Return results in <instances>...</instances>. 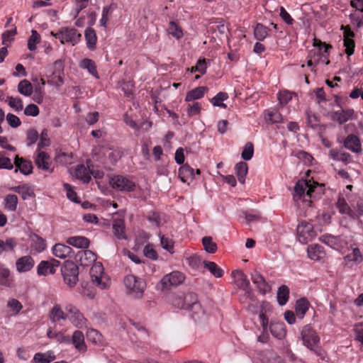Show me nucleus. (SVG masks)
<instances>
[{
  "label": "nucleus",
  "mask_w": 363,
  "mask_h": 363,
  "mask_svg": "<svg viewBox=\"0 0 363 363\" xmlns=\"http://www.w3.org/2000/svg\"><path fill=\"white\" fill-rule=\"evenodd\" d=\"M318 187L320 189H322V186L314 182L311 184V181H306L304 179L298 180L294 186V199L295 201H298L303 198V201H306L307 199L306 197H315L313 194Z\"/></svg>",
  "instance_id": "f257e3e1"
},
{
  "label": "nucleus",
  "mask_w": 363,
  "mask_h": 363,
  "mask_svg": "<svg viewBox=\"0 0 363 363\" xmlns=\"http://www.w3.org/2000/svg\"><path fill=\"white\" fill-rule=\"evenodd\" d=\"M128 294L135 298H140L143 296L146 288V283L143 279L137 277L133 274H128L123 279Z\"/></svg>",
  "instance_id": "f03ea898"
},
{
  "label": "nucleus",
  "mask_w": 363,
  "mask_h": 363,
  "mask_svg": "<svg viewBox=\"0 0 363 363\" xmlns=\"http://www.w3.org/2000/svg\"><path fill=\"white\" fill-rule=\"evenodd\" d=\"M64 281L70 287L74 286L78 281L79 267L72 261L67 260L61 267Z\"/></svg>",
  "instance_id": "7ed1b4c3"
},
{
  "label": "nucleus",
  "mask_w": 363,
  "mask_h": 363,
  "mask_svg": "<svg viewBox=\"0 0 363 363\" xmlns=\"http://www.w3.org/2000/svg\"><path fill=\"white\" fill-rule=\"evenodd\" d=\"M109 184L116 190L131 192L135 191V183L123 175H114L109 179Z\"/></svg>",
  "instance_id": "20e7f679"
},
{
  "label": "nucleus",
  "mask_w": 363,
  "mask_h": 363,
  "mask_svg": "<svg viewBox=\"0 0 363 363\" xmlns=\"http://www.w3.org/2000/svg\"><path fill=\"white\" fill-rule=\"evenodd\" d=\"M51 34L58 38L62 44L70 43L72 45H76L82 37V35L74 28H62L57 33L51 32Z\"/></svg>",
  "instance_id": "39448f33"
},
{
  "label": "nucleus",
  "mask_w": 363,
  "mask_h": 363,
  "mask_svg": "<svg viewBox=\"0 0 363 363\" xmlns=\"http://www.w3.org/2000/svg\"><path fill=\"white\" fill-rule=\"evenodd\" d=\"M185 279L183 273L179 271H173L169 274L164 275L160 281L162 290L169 289L171 287L177 286Z\"/></svg>",
  "instance_id": "423d86ee"
},
{
  "label": "nucleus",
  "mask_w": 363,
  "mask_h": 363,
  "mask_svg": "<svg viewBox=\"0 0 363 363\" xmlns=\"http://www.w3.org/2000/svg\"><path fill=\"white\" fill-rule=\"evenodd\" d=\"M65 311L67 313V318L69 320L74 326L82 328L86 325V319L74 305L67 304L65 306Z\"/></svg>",
  "instance_id": "0eeeda50"
},
{
  "label": "nucleus",
  "mask_w": 363,
  "mask_h": 363,
  "mask_svg": "<svg viewBox=\"0 0 363 363\" xmlns=\"http://www.w3.org/2000/svg\"><path fill=\"white\" fill-rule=\"evenodd\" d=\"M301 335L303 345L310 350H313L320 341L318 335L311 325H306L303 328Z\"/></svg>",
  "instance_id": "6e6552de"
},
{
  "label": "nucleus",
  "mask_w": 363,
  "mask_h": 363,
  "mask_svg": "<svg viewBox=\"0 0 363 363\" xmlns=\"http://www.w3.org/2000/svg\"><path fill=\"white\" fill-rule=\"evenodd\" d=\"M298 240L302 243H307L315 236L313 225L303 221L297 227Z\"/></svg>",
  "instance_id": "1a4fd4ad"
},
{
  "label": "nucleus",
  "mask_w": 363,
  "mask_h": 363,
  "mask_svg": "<svg viewBox=\"0 0 363 363\" xmlns=\"http://www.w3.org/2000/svg\"><path fill=\"white\" fill-rule=\"evenodd\" d=\"M106 154L108 159L111 164H116L121 157V154L118 150H109L108 152H106L104 150H99L97 152L96 150H94V152L93 153V158L96 161L104 164L106 163V160L104 158V156Z\"/></svg>",
  "instance_id": "9d476101"
},
{
  "label": "nucleus",
  "mask_w": 363,
  "mask_h": 363,
  "mask_svg": "<svg viewBox=\"0 0 363 363\" xmlns=\"http://www.w3.org/2000/svg\"><path fill=\"white\" fill-rule=\"evenodd\" d=\"M198 303L197 295L194 292H188L177 298L174 304L181 309L189 310L193 304Z\"/></svg>",
  "instance_id": "9b49d317"
},
{
  "label": "nucleus",
  "mask_w": 363,
  "mask_h": 363,
  "mask_svg": "<svg viewBox=\"0 0 363 363\" xmlns=\"http://www.w3.org/2000/svg\"><path fill=\"white\" fill-rule=\"evenodd\" d=\"M75 262L82 267H88L95 262L96 255L89 250H79L74 255Z\"/></svg>",
  "instance_id": "f8f14e48"
},
{
  "label": "nucleus",
  "mask_w": 363,
  "mask_h": 363,
  "mask_svg": "<svg viewBox=\"0 0 363 363\" xmlns=\"http://www.w3.org/2000/svg\"><path fill=\"white\" fill-rule=\"evenodd\" d=\"M232 277L234 278L235 284L245 291V294H250L251 293L250 281L242 270L233 271Z\"/></svg>",
  "instance_id": "ddd939ff"
},
{
  "label": "nucleus",
  "mask_w": 363,
  "mask_h": 363,
  "mask_svg": "<svg viewBox=\"0 0 363 363\" xmlns=\"http://www.w3.org/2000/svg\"><path fill=\"white\" fill-rule=\"evenodd\" d=\"M35 163L36 166L45 172H52L53 168L51 167L52 162H50V155L43 151H38L35 158Z\"/></svg>",
  "instance_id": "4468645a"
},
{
  "label": "nucleus",
  "mask_w": 363,
  "mask_h": 363,
  "mask_svg": "<svg viewBox=\"0 0 363 363\" xmlns=\"http://www.w3.org/2000/svg\"><path fill=\"white\" fill-rule=\"evenodd\" d=\"M251 279L261 294H266L271 291V287L269 284L266 281L264 277L257 271L252 272Z\"/></svg>",
  "instance_id": "2eb2a0df"
},
{
  "label": "nucleus",
  "mask_w": 363,
  "mask_h": 363,
  "mask_svg": "<svg viewBox=\"0 0 363 363\" xmlns=\"http://www.w3.org/2000/svg\"><path fill=\"white\" fill-rule=\"evenodd\" d=\"M14 164L16 166L15 173L18 171L24 175H29L33 172V164L29 160H26L23 157H19L18 155L14 159Z\"/></svg>",
  "instance_id": "dca6fc26"
},
{
  "label": "nucleus",
  "mask_w": 363,
  "mask_h": 363,
  "mask_svg": "<svg viewBox=\"0 0 363 363\" xmlns=\"http://www.w3.org/2000/svg\"><path fill=\"white\" fill-rule=\"evenodd\" d=\"M90 161H86L87 167L83 164H80L76 166L74 169V176L77 179L82 181L84 183H89L91 180L90 176Z\"/></svg>",
  "instance_id": "f3484780"
},
{
  "label": "nucleus",
  "mask_w": 363,
  "mask_h": 363,
  "mask_svg": "<svg viewBox=\"0 0 363 363\" xmlns=\"http://www.w3.org/2000/svg\"><path fill=\"white\" fill-rule=\"evenodd\" d=\"M35 261L30 255L23 256L16 262V270L20 273L27 272L34 267Z\"/></svg>",
  "instance_id": "a211bd4d"
},
{
  "label": "nucleus",
  "mask_w": 363,
  "mask_h": 363,
  "mask_svg": "<svg viewBox=\"0 0 363 363\" xmlns=\"http://www.w3.org/2000/svg\"><path fill=\"white\" fill-rule=\"evenodd\" d=\"M344 147L355 153H359L362 150L359 138L354 134L347 136L344 140Z\"/></svg>",
  "instance_id": "6ab92c4d"
},
{
  "label": "nucleus",
  "mask_w": 363,
  "mask_h": 363,
  "mask_svg": "<svg viewBox=\"0 0 363 363\" xmlns=\"http://www.w3.org/2000/svg\"><path fill=\"white\" fill-rule=\"evenodd\" d=\"M313 46L316 47L318 49L311 50L309 57H311L313 54L314 55L318 54L326 59L329 56V50L332 48L331 45H327L316 38L314 39Z\"/></svg>",
  "instance_id": "aec40b11"
},
{
  "label": "nucleus",
  "mask_w": 363,
  "mask_h": 363,
  "mask_svg": "<svg viewBox=\"0 0 363 363\" xmlns=\"http://www.w3.org/2000/svg\"><path fill=\"white\" fill-rule=\"evenodd\" d=\"M178 177L184 183H189L194 178V169L188 164L181 166L178 171Z\"/></svg>",
  "instance_id": "412c9836"
},
{
  "label": "nucleus",
  "mask_w": 363,
  "mask_h": 363,
  "mask_svg": "<svg viewBox=\"0 0 363 363\" xmlns=\"http://www.w3.org/2000/svg\"><path fill=\"white\" fill-rule=\"evenodd\" d=\"M354 114V110L351 108L342 109L332 113L331 118L333 121H337L340 124H343L352 118Z\"/></svg>",
  "instance_id": "4be33fe9"
},
{
  "label": "nucleus",
  "mask_w": 363,
  "mask_h": 363,
  "mask_svg": "<svg viewBox=\"0 0 363 363\" xmlns=\"http://www.w3.org/2000/svg\"><path fill=\"white\" fill-rule=\"evenodd\" d=\"M189 311L191 312V318L196 323H204L207 319L206 313L199 303L193 304Z\"/></svg>",
  "instance_id": "5701e85b"
},
{
  "label": "nucleus",
  "mask_w": 363,
  "mask_h": 363,
  "mask_svg": "<svg viewBox=\"0 0 363 363\" xmlns=\"http://www.w3.org/2000/svg\"><path fill=\"white\" fill-rule=\"evenodd\" d=\"M311 304L306 298H301L296 301L295 313L298 318L303 319Z\"/></svg>",
  "instance_id": "b1692460"
},
{
  "label": "nucleus",
  "mask_w": 363,
  "mask_h": 363,
  "mask_svg": "<svg viewBox=\"0 0 363 363\" xmlns=\"http://www.w3.org/2000/svg\"><path fill=\"white\" fill-rule=\"evenodd\" d=\"M10 190L20 194L23 200L35 196L33 189L27 184L11 187Z\"/></svg>",
  "instance_id": "393cba45"
},
{
  "label": "nucleus",
  "mask_w": 363,
  "mask_h": 363,
  "mask_svg": "<svg viewBox=\"0 0 363 363\" xmlns=\"http://www.w3.org/2000/svg\"><path fill=\"white\" fill-rule=\"evenodd\" d=\"M72 249L69 246L61 243L55 244L52 248L53 255L60 259H65L70 257Z\"/></svg>",
  "instance_id": "a878e982"
},
{
  "label": "nucleus",
  "mask_w": 363,
  "mask_h": 363,
  "mask_svg": "<svg viewBox=\"0 0 363 363\" xmlns=\"http://www.w3.org/2000/svg\"><path fill=\"white\" fill-rule=\"evenodd\" d=\"M269 330L272 335L279 340L284 338L286 334L285 324L283 322L272 323Z\"/></svg>",
  "instance_id": "bb28decb"
},
{
  "label": "nucleus",
  "mask_w": 363,
  "mask_h": 363,
  "mask_svg": "<svg viewBox=\"0 0 363 363\" xmlns=\"http://www.w3.org/2000/svg\"><path fill=\"white\" fill-rule=\"evenodd\" d=\"M104 272L103 265L98 262L95 263L90 269V277L93 282L99 286L101 284V275Z\"/></svg>",
  "instance_id": "cd10ccee"
},
{
  "label": "nucleus",
  "mask_w": 363,
  "mask_h": 363,
  "mask_svg": "<svg viewBox=\"0 0 363 363\" xmlns=\"http://www.w3.org/2000/svg\"><path fill=\"white\" fill-rule=\"evenodd\" d=\"M308 255L313 260H320L325 256L323 247L320 245H311L308 247Z\"/></svg>",
  "instance_id": "c85d7f7f"
},
{
  "label": "nucleus",
  "mask_w": 363,
  "mask_h": 363,
  "mask_svg": "<svg viewBox=\"0 0 363 363\" xmlns=\"http://www.w3.org/2000/svg\"><path fill=\"white\" fill-rule=\"evenodd\" d=\"M72 343L74 347L79 352H85L86 346L84 342V336L82 331L75 330L72 335Z\"/></svg>",
  "instance_id": "c756f323"
},
{
  "label": "nucleus",
  "mask_w": 363,
  "mask_h": 363,
  "mask_svg": "<svg viewBox=\"0 0 363 363\" xmlns=\"http://www.w3.org/2000/svg\"><path fill=\"white\" fill-rule=\"evenodd\" d=\"M67 243L77 248H88L90 244L89 240L83 236L69 237Z\"/></svg>",
  "instance_id": "7c9ffc66"
},
{
  "label": "nucleus",
  "mask_w": 363,
  "mask_h": 363,
  "mask_svg": "<svg viewBox=\"0 0 363 363\" xmlns=\"http://www.w3.org/2000/svg\"><path fill=\"white\" fill-rule=\"evenodd\" d=\"M84 37L86 41V46L89 50H94L96 49L97 37L95 30L89 27L85 30Z\"/></svg>",
  "instance_id": "2f4dec72"
},
{
  "label": "nucleus",
  "mask_w": 363,
  "mask_h": 363,
  "mask_svg": "<svg viewBox=\"0 0 363 363\" xmlns=\"http://www.w3.org/2000/svg\"><path fill=\"white\" fill-rule=\"evenodd\" d=\"M67 313H65L61 306L58 304H55L51 309L50 313V319L52 323H55L60 320H66Z\"/></svg>",
  "instance_id": "473e14b6"
},
{
  "label": "nucleus",
  "mask_w": 363,
  "mask_h": 363,
  "mask_svg": "<svg viewBox=\"0 0 363 363\" xmlns=\"http://www.w3.org/2000/svg\"><path fill=\"white\" fill-rule=\"evenodd\" d=\"M114 235L119 240L126 239L125 233V224L122 219H116L113 223Z\"/></svg>",
  "instance_id": "72a5a7b5"
},
{
  "label": "nucleus",
  "mask_w": 363,
  "mask_h": 363,
  "mask_svg": "<svg viewBox=\"0 0 363 363\" xmlns=\"http://www.w3.org/2000/svg\"><path fill=\"white\" fill-rule=\"evenodd\" d=\"M208 91L206 86H199L188 91L186 96V101H191L196 99H201L206 91Z\"/></svg>",
  "instance_id": "f704fd0d"
},
{
  "label": "nucleus",
  "mask_w": 363,
  "mask_h": 363,
  "mask_svg": "<svg viewBox=\"0 0 363 363\" xmlns=\"http://www.w3.org/2000/svg\"><path fill=\"white\" fill-rule=\"evenodd\" d=\"M235 170L236 175L238 177V181L241 184H244L245 182V177L248 171L247 164L245 162H240L236 164L235 167Z\"/></svg>",
  "instance_id": "c9c22d12"
},
{
  "label": "nucleus",
  "mask_w": 363,
  "mask_h": 363,
  "mask_svg": "<svg viewBox=\"0 0 363 363\" xmlns=\"http://www.w3.org/2000/svg\"><path fill=\"white\" fill-rule=\"evenodd\" d=\"M203 263L204 268L208 269L215 277H223L224 272L216 263L211 261H203Z\"/></svg>",
  "instance_id": "e433bc0d"
},
{
  "label": "nucleus",
  "mask_w": 363,
  "mask_h": 363,
  "mask_svg": "<svg viewBox=\"0 0 363 363\" xmlns=\"http://www.w3.org/2000/svg\"><path fill=\"white\" fill-rule=\"evenodd\" d=\"M289 298V289L286 285H281L280 287H279L277 294V298L278 303L280 306H284Z\"/></svg>",
  "instance_id": "4c0bfd02"
},
{
  "label": "nucleus",
  "mask_w": 363,
  "mask_h": 363,
  "mask_svg": "<svg viewBox=\"0 0 363 363\" xmlns=\"http://www.w3.org/2000/svg\"><path fill=\"white\" fill-rule=\"evenodd\" d=\"M12 281L10 270L0 264V285L9 287L11 286Z\"/></svg>",
  "instance_id": "58836bf2"
},
{
  "label": "nucleus",
  "mask_w": 363,
  "mask_h": 363,
  "mask_svg": "<svg viewBox=\"0 0 363 363\" xmlns=\"http://www.w3.org/2000/svg\"><path fill=\"white\" fill-rule=\"evenodd\" d=\"M18 91L22 95L30 96L33 91V85L28 80L23 79L18 84Z\"/></svg>",
  "instance_id": "ea45409f"
},
{
  "label": "nucleus",
  "mask_w": 363,
  "mask_h": 363,
  "mask_svg": "<svg viewBox=\"0 0 363 363\" xmlns=\"http://www.w3.org/2000/svg\"><path fill=\"white\" fill-rule=\"evenodd\" d=\"M37 273L40 276H45L48 273L53 274L55 273V269H53L49 261H41L37 267Z\"/></svg>",
  "instance_id": "a19ab883"
},
{
  "label": "nucleus",
  "mask_w": 363,
  "mask_h": 363,
  "mask_svg": "<svg viewBox=\"0 0 363 363\" xmlns=\"http://www.w3.org/2000/svg\"><path fill=\"white\" fill-rule=\"evenodd\" d=\"M80 67L83 69H86L91 75L99 78L96 65L92 60L88 58L82 60L80 62Z\"/></svg>",
  "instance_id": "79ce46f5"
},
{
  "label": "nucleus",
  "mask_w": 363,
  "mask_h": 363,
  "mask_svg": "<svg viewBox=\"0 0 363 363\" xmlns=\"http://www.w3.org/2000/svg\"><path fill=\"white\" fill-rule=\"evenodd\" d=\"M18 205V197L15 194H8L4 199V207L10 211H16Z\"/></svg>",
  "instance_id": "37998d69"
},
{
  "label": "nucleus",
  "mask_w": 363,
  "mask_h": 363,
  "mask_svg": "<svg viewBox=\"0 0 363 363\" xmlns=\"http://www.w3.org/2000/svg\"><path fill=\"white\" fill-rule=\"evenodd\" d=\"M269 29L262 23H257L254 29L255 38L259 41L263 40L268 35Z\"/></svg>",
  "instance_id": "c03bdc74"
},
{
  "label": "nucleus",
  "mask_w": 363,
  "mask_h": 363,
  "mask_svg": "<svg viewBox=\"0 0 363 363\" xmlns=\"http://www.w3.org/2000/svg\"><path fill=\"white\" fill-rule=\"evenodd\" d=\"M202 243L204 250L208 253L213 254L218 249L217 244L213 241L212 238L210 236L203 237Z\"/></svg>",
  "instance_id": "a18cd8bd"
},
{
  "label": "nucleus",
  "mask_w": 363,
  "mask_h": 363,
  "mask_svg": "<svg viewBox=\"0 0 363 363\" xmlns=\"http://www.w3.org/2000/svg\"><path fill=\"white\" fill-rule=\"evenodd\" d=\"M320 240L330 246L332 248H335L338 246V243L340 241V238L337 236H334L332 235H323L320 238Z\"/></svg>",
  "instance_id": "49530a36"
},
{
  "label": "nucleus",
  "mask_w": 363,
  "mask_h": 363,
  "mask_svg": "<svg viewBox=\"0 0 363 363\" xmlns=\"http://www.w3.org/2000/svg\"><path fill=\"white\" fill-rule=\"evenodd\" d=\"M228 95L225 92H218L214 97L212 98L211 102L214 106L222 107L225 108L226 105L223 101L228 99Z\"/></svg>",
  "instance_id": "de8ad7c7"
},
{
  "label": "nucleus",
  "mask_w": 363,
  "mask_h": 363,
  "mask_svg": "<svg viewBox=\"0 0 363 363\" xmlns=\"http://www.w3.org/2000/svg\"><path fill=\"white\" fill-rule=\"evenodd\" d=\"M40 42V35L35 30H31V35L29 37L28 40V48L30 51H34L36 50V44Z\"/></svg>",
  "instance_id": "09e8293b"
},
{
  "label": "nucleus",
  "mask_w": 363,
  "mask_h": 363,
  "mask_svg": "<svg viewBox=\"0 0 363 363\" xmlns=\"http://www.w3.org/2000/svg\"><path fill=\"white\" fill-rule=\"evenodd\" d=\"M345 259L348 262H354L359 264L362 262L363 257L359 249L356 247L353 249L352 253L348 254L345 257Z\"/></svg>",
  "instance_id": "8fccbe9b"
},
{
  "label": "nucleus",
  "mask_w": 363,
  "mask_h": 363,
  "mask_svg": "<svg viewBox=\"0 0 363 363\" xmlns=\"http://www.w3.org/2000/svg\"><path fill=\"white\" fill-rule=\"evenodd\" d=\"M168 33L177 39L182 37L183 33L182 28L173 21L169 22Z\"/></svg>",
  "instance_id": "3c124183"
},
{
  "label": "nucleus",
  "mask_w": 363,
  "mask_h": 363,
  "mask_svg": "<svg viewBox=\"0 0 363 363\" xmlns=\"http://www.w3.org/2000/svg\"><path fill=\"white\" fill-rule=\"evenodd\" d=\"M254 154V146L251 142L245 144L244 149L241 153V157L244 160H250Z\"/></svg>",
  "instance_id": "603ef678"
},
{
  "label": "nucleus",
  "mask_w": 363,
  "mask_h": 363,
  "mask_svg": "<svg viewBox=\"0 0 363 363\" xmlns=\"http://www.w3.org/2000/svg\"><path fill=\"white\" fill-rule=\"evenodd\" d=\"M39 135L38 131L34 128H30L26 133V144L31 146L38 140Z\"/></svg>",
  "instance_id": "864d4df0"
},
{
  "label": "nucleus",
  "mask_w": 363,
  "mask_h": 363,
  "mask_svg": "<svg viewBox=\"0 0 363 363\" xmlns=\"http://www.w3.org/2000/svg\"><path fill=\"white\" fill-rule=\"evenodd\" d=\"M306 114L307 116V124L312 128H316L318 126V123L319 121L318 116L310 110H307Z\"/></svg>",
  "instance_id": "5fc2aeb1"
},
{
  "label": "nucleus",
  "mask_w": 363,
  "mask_h": 363,
  "mask_svg": "<svg viewBox=\"0 0 363 363\" xmlns=\"http://www.w3.org/2000/svg\"><path fill=\"white\" fill-rule=\"evenodd\" d=\"M8 104L16 111H21L23 109V102L21 99H15L13 96H8Z\"/></svg>",
  "instance_id": "6e6d98bb"
},
{
  "label": "nucleus",
  "mask_w": 363,
  "mask_h": 363,
  "mask_svg": "<svg viewBox=\"0 0 363 363\" xmlns=\"http://www.w3.org/2000/svg\"><path fill=\"white\" fill-rule=\"evenodd\" d=\"M64 188L67 191V196L70 201L77 203L80 202L77 193L73 190L72 186L70 184H65Z\"/></svg>",
  "instance_id": "4d7b16f0"
},
{
  "label": "nucleus",
  "mask_w": 363,
  "mask_h": 363,
  "mask_svg": "<svg viewBox=\"0 0 363 363\" xmlns=\"http://www.w3.org/2000/svg\"><path fill=\"white\" fill-rule=\"evenodd\" d=\"M50 140L48 137V130L43 129L40 134V141L38 144V149L40 150L42 148L49 146Z\"/></svg>",
  "instance_id": "13d9d810"
},
{
  "label": "nucleus",
  "mask_w": 363,
  "mask_h": 363,
  "mask_svg": "<svg viewBox=\"0 0 363 363\" xmlns=\"http://www.w3.org/2000/svg\"><path fill=\"white\" fill-rule=\"evenodd\" d=\"M144 255L152 260H156L158 258L157 252L154 250L153 247L150 244H147L143 250Z\"/></svg>",
  "instance_id": "bf43d9fd"
},
{
  "label": "nucleus",
  "mask_w": 363,
  "mask_h": 363,
  "mask_svg": "<svg viewBox=\"0 0 363 363\" xmlns=\"http://www.w3.org/2000/svg\"><path fill=\"white\" fill-rule=\"evenodd\" d=\"M147 220L150 223H155L157 227H159L161 224L160 214L157 211H150L147 216Z\"/></svg>",
  "instance_id": "052dcab7"
},
{
  "label": "nucleus",
  "mask_w": 363,
  "mask_h": 363,
  "mask_svg": "<svg viewBox=\"0 0 363 363\" xmlns=\"http://www.w3.org/2000/svg\"><path fill=\"white\" fill-rule=\"evenodd\" d=\"M160 243L163 249L166 250L167 251L171 253L173 252H172V250H173L174 247V242L171 239L166 238L164 235H161Z\"/></svg>",
  "instance_id": "680f3d73"
},
{
  "label": "nucleus",
  "mask_w": 363,
  "mask_h": 363,
  "mask_svg": "<svg viewBox=\"0 0 363 363\" xmlns=\"http://www.w3.org/2000/svg\"><path fill=\"white\" fill-rule=\"evenodd\" d=\"M13 167L11 160L4 156V152H0V169H12Z\"/></svg>",
  "instance_id": "e2e57ef3"
},
{
  "label": "nucleus",
  "mask_w": 363,
  "mask_h": 363,
  "mask_svg": "<svg viewBox=\"0 0 363 363\" xmlns=\"http://www.w3.org/2000/svg\"><path fill=\"white\" fill-rule=\"evenodd\" d=\"M344 46L346 48L345 53L350 56L354 53L355 43L352 38H344Z\"/></svg>",
  "instance_id": "0e129e2a"
},
{
  "label": "nucleus",
  "mask_w": 363,
  "mask_h": 363,
  "mask_svg": "<svg viewBox=\"0 0 363 363\" xmlns=\"http://www.w3.org/2000/svg\"><path fill=\"white\" fill-rule=\"evenodd\" d=\"M7 306L14 311L16 314H18L23 308L21 302L15 298L10 299L8 301Z\"/></svg>",
  "instance_id": "69168bd1"
},
{
  "label": "nucleus",
  "mask_w": 363,
  "mask_h": 363,
  "mask_svg": "<svg viewBox=\"0 0 363 363\" xmlns=\"http://www.w3.org/2000/svg\"><path fill=\"white\" fill-rule=\"evenodd\" d=\"M33 100L38 103L41 104L43 101V87L40 85L35 86L34 89V94L33 96Z\"/></svg>",
  "instance_id": "338daca9"
},
{
  "label": "nucleus",
  "mask_w": 363,
  "mask_h": 363,
  "mask_svg": "<svg viewBox=\"0 0 363 363\" xmlns=\"http://www.w3.org/2000/svg\"><path fill=\"white\" fill-rule=\"evenodd\" d=\"M281 115L277 111H271L265 116V120L272 123H279L281 121Z\"/></svg>",
  "instance_id": "774afa93"
}]
</instances>
